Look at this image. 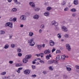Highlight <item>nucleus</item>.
Segmentation results:
<instances>
[{"instance_id": "7ed1b4c3", "label": "nucleus", "mask_w": 79, "mask_h": 79, "mask_svg": "<svg viewBox=\"0 0 79 79\" xmlns=\"http://www.w3.org/2000/svg\"><path fill=\"white\" fill-rule=\"evenodd\" d=\"M20 19L21 20H26V16L24 15H21L20 17Z\"/></svg>"}, {"instance_id": "aec40b11", "label": "nucleus", "mask_w": 79, "mask_h": 79, "mask_svg": "<svg viewBox=\"0 0 79 79\" xmlns=\"http://www.w3.org/2000/svg\"><path fill=\"white\" fill-rule=\"evenodd\" d=\"M9 48V45L8 44H6L5 45V47H4V48L6 49Z\"/></svg>"}, {"instance_id": "7c9ffc66", "label": "nucleus", "mask_w": 79, "mask_h": 79, "mask_svg": "<svg viewBox=\"0 0 79 79\" xmlns=\"http://www.w3.org/2000/svg\"><path fill=\"white\" fill-rule=\"evenodd\" d=\"M60 35H61V34H60H60H58L57 35V37L59 38V39H61V36Z\"/></svg>"}, {"instance_id": "338daca9", "label": "nucleus", "mask_w": 79, "mask_h": 79, "mask_svg": "<svg viewBox=\"0 0 79 79\" xmlns=\"http://www.w3.org/2000/svg\"><path fill=\"white\" fill-rule=\"evenodd\" d=\"M12 36H13V35H10V39H11V38L12 37Z\"/></svg>"}, {"instance_id": "5fc2aeb1", "label": "nucleus", "mask_w": 79, "mask_h": 79, "mask_svg": "<svg viewBox=\"0 0 79 79\" xmlns=\"http://www.w3.org/2000/svg\"><path fill=\"white\" fill-rule=\"evenodd\" d=\"M43 74H47V72L45 71H44L43 72Z\"/></svg>"}, {"instance_id": "a18cd8bd", "label": "nucleus", "mask_w": 79, "mask_h": 79, "mask_svg": "<svg viewBox=\"0 0 79 79\" xmlns=\"http://www.w3.org/2000/svg\"><path fill=\"white\" fill-rule=\"evenodd\" d=\"M68 7H66L64 9V11H68Z\"/></svg>"}, {"instance_id": "9d476101", "label": "nucleus", "mask_w": 79, "mask_h": 79, "mask_svg": "<svg viewBox=\"0 0 79 79\" xmlns=\"http://www.w3.org/2000/svg\"><path fill=\"white\" fill-rule=\"evenodd\" d=\"M50 52H51V51H49V49L46 50L44 52V53L45 54H49V53H50Z\"/></svg>"}, {"instance_id": "c756f323", "label": "nucleus", "mask_w": 79, "mask_h": 79, "mask_svg": "<svg viewBox=\"0 0 79 79\" xmlns=\"http://www.w3.org/2000/svg\"><path fill=\"white\" fill-rule=\"evenodd\" d=\"M65 56L64 55H62L61 56V58L62 59H63V60H64L65 59Z\"/></svg>"}, {"instance_id": "f3484780", "label": "nucleus", "mask_w": 79, "mask_h": 79, "mask_svg": "<svg viewBox=\"0 0 79 79\" xmlns=\"http://www.w3.org/2000/svg\"><path fill=\"white\" fill-rule=\"evenodd\" d=\"M5 32L3 30H1L0 31V35H3V34H5Z\"/></svg>"}, {"instance_id": "774afa93", "label": "nucleus", "mask_w": 79, "mask_h": 79, "mask_svg": "<svg viewBox=\"0 0 79 79\" xmlns=\"http://www.w3.org/2000/svg\"><path fill=\"white\" fill-rule=\"evenodd\" d=\"M23 25H21L20 26V27H23Z\"/></svg>"}, {"instance_id": "f03ea898", "label": "nucleus", "mask_w": 79, "mask_h": 79, "mask_svg": "<svg viewBox=\"0 0 79 79\" xmlns=\"http://www.w3.org/2000/svg\"><path fill=\"white\" fill-rule=\"evenodd\" d=\"M66 46L67 50L68 51H71V48L70 45H69V44H67L66 45Z\"/></svg>"}, {"instance_id": "ddd939ff", "label": "nucleus", "mask_w": 79, "mask_h": 79, "mask_svg": "<svg viewBox=\"0 0 79 79\" xmlns=\"http://www.w3.org/2000/svg\"><path fill=\"white\" fill-rule=\"evenodd\" d=\"M50 13L49 12H45L44 13V15L45 16H49Z\"/></svg>"}, {"instance_id": "4c0bfd02", "label": "nucleus", "mask_w": 79, "mask_h": 79, "mask_svg": "<svg viewBox=\"0 0 79 79\" xmlns=\"http://www.w3.org/2000/svg\"><path fill=\"white\" fill-rule=\"evenodd\" d=\"M64 36H65V37H66L67 38H68L69 37V35L68 34H65L64 35Z\"/></svg>"}, {"instance_id": "8fccbe9b", "label": "nucleus", "mask_w": 79, "mask_h": 79, "mask_svg": "<svg viewBox=\"0 0 79 79\" xmlns=\"http://www.w3.org/2000/svg\"><path fill=\"white\" fill-rule=\"evenodd\" d=\"M75 67H76V69H79V66L76 65L75 66Z\"/></svg>"}, {"instance_id": "de8ad7c7", "label": "nucleus", "mask_w": 79, "mask_h": 79, "mask_svg": "<svg viewBox=\"0 0 79 79\" xmlns=\"http://www.w3.org/2000/svg\"><path fill=\"white\" fill-rule=\"evenodd\" d=\"M65 3V1H64L63 2L61 3V5H64Z\"/></svg>"}, {"instance_id": "2f4dec72", "label": "nucleus", "mask_w": 79, "mask_h": 79, "mask_svg": "<svg viewBox=\"0 0 79 79\" xmlns=\"http://www.w3.org/2000/svg\"><path fill=\"white\" fill-rule=\"evenodd\" d=\"M51 9H52V7H48L47 9V10H51Z\"/></svg>"}, {"instance_id": "bf43d9fd", "label": "nucleus", "mask_w": 79, "mask_h": 79, "mask_svg": "<svg viewBox=\"0 0 79 79\" xmlns=\"http://www.w3.org/2000/svg\"><path fill=\"white\" fill-rule=\"evenodd\" d=\"M10 21H13V19H12V18H10L9 19Z\"/></svg>"}, {"instance_id": "09e8293b", "label": "nucleus", "mask_w": 79, "mask_h": 79, "mask_svg": "<svg viewBox=\"0 0 79 79\" xmlns=\"http://www.w3.org/2000/svg\"><path fill=\"white\" fill-rule=\"evenodd\" d=\"M9 63L10 64H13V61H9Z\"/></svg>"}, {"instance_id": "e2e57ef3", "label": "nucleus", "mask_w": 79, "mask_h": 79, "mask_svg": "<svg viewBox=\"0 0 79 79\" xmlns=\"http://www.w3.org/2000/svg\"><path fill=\"white\" fill-rule=\"evenodd\" d=\"M16 4H19V2H18L17 0V2H15Z\"/></svg>"}, {"instance_id": "412c9836", "label": "nucleus", "mask_w": 79, "mask_h": 79, "mask_svg": "<svg viewBox=\"0 0 79 79\" xmlns=\"http://www.w3.org/2000/svg\"><path fill=\"white\" fill-rule=\"evenodd\" d=\"M17 11V9L16 8H13L12 10V12H16Z\"/></svg>"}, {"instance_id": "ea45409f", "label": "nucleus", "mask_w": 79, "mask_h": 79, "mask_svg": "<svg viewBox=\"0 0 79 79\" xmlns=\"http://www.w3.org/2000/svg\"><path fill=\"white\" fill-rule=\"evenodd\" d=\"M17 19V18H14L13 19V21L14 22H15V21H16V20Z\"/></svg>"}, {"instance_id": "052dcab7", "label": "nucleus", "mask_w": 79, "mask_h": 79, "mask_svg": "<svg viewBox=\"0 0 79 79\" xmlns=\"http://www.w3.org/2000/svg\"><path fill=\"white\" fill-rule=\"evenodd\" d=\"M6 79H10L11 78H10V76H8L7 77Z\"/></svg>"}, {"instance_id": "6e6d98bb", "label": "nucleus", "mask_w": 79, "mask_h": 79, "mask_svg": "<svg viewBox=\"0 0 79 79\" xmlns=\"http://www.w3.org/2000/svg\"><path fill=\"white\" fill-rule=\"evenodd\" d=\"M32 77H36V76L35 75H32Z\"/></svg>"}, {"instance_id": "20e7f679", "label": "nucleus", "mask_w": 79, "mask_h": 79, "mask_svg": "<svg viewBox=\"0 0 79 79\" xmlns=\"http://www.w3.org/2000/svg\"><path fill=\"white\" fill-rule=\"evenodd\" d=\"M61 29L62 31L64 32H67L68 31V29L67 27H65L64 26H62L61 27Z\"/></svg>"}, {"instance_id": "c85d7f7f", "label": "nucleus", "mask_w": 79, "mask_h": 79, "mask_svg": "<svg viewBox=\"0 0 79 79\" xmlns=\"http://www.w3.org/2000/svg\"><path fill=\"white\" fill-rule=\"evenodd\" d=\"M55 31H59L60 30V28H59L58 27H57L55 28Z\"/></svg>"}, {"instance_id": "39448f33", "label": "nucleus", "mask_w": 79, "mask_h": 79, "mask_svg": "<svg viewBox=\"0 0 79 79\" xmlns=\"http://www.w3.org/2000/svg\"><path fill=\"white\" fill-rule=\"evenodd\" d=\"M52 25H54L55 26H57L58 25V23L56 22L55 20L53 21L51 23Z\"/></svg>"}, {"instance_id": "13d9d810", "label": "nucleus", "mask_w": 79, "mask_h": 79, "mask_svg": "<svg viewBox=\"0 0 79 79\" xmlns=\"http://www.w3.org/2000/svg\"><path fill=\"white\" fill-rule=\"evenodd\" d=\"M39 32L40 33H42V30L41 29H40L39 31Z\"/></svg>"}, {"instance_id": "6ab92c4d", "label": "nucleus", "mask_w": 79, "mask_h": 79, "mask_svg": "<svg viewBox=\"0 0 79 79\" xmlns=\"http://www.w3.org/2000/svg\"><path fill=\"white\" fill-rule=\"evenodd\" d=\"M70 11H71V12H76V9L75 8H73L71 9Z\"/></svg>"}, {"instance_id": "c03bdc74", "label": "nucleus", "mask_w": 79, "mask_h": 79, "mask_svg": "<svg viewBox=\"0 0 79 79\" xmlns=\"http://www.w3.org/2000/svg\"><path fill=\"white\" fill-rule=\"evenodd\" d=\"M61 53V51L60 50H57L56 51V53Z\"/></svg>"}, {"instance_id": "b1692460", "label": "nucleus", "mask_w": 79, "mask_h": 79, "mask_svg": "<svg viewBox=\"0 0 79 79\" xmlns=\"http://www.w3.org/2000/svg\"><path fill=\"white\" fill-rule=\"evenodd\" d=\"M34 10L35 11H39L40 10V8H35Z\"/></svg>"}, {"instance_id": "49530a36", "label": "nucleus", "mask_w": 79, "mask_h": 79, "mask_svg": "<svg viewBox=\"0 0 79 79\" xmlns=\"http://www.w3.org/2000/svg\"><path fill=\"white\" fill-rule=\"evenodd\" d=\"M46 58L47 59V60H48L50 59V57L48 56V55H47L46 56Z\"/></svg>"}, {"instance_id": "dca6fc26", "label": "nucleus", "mask_w": 79, "mask_h": 79, "mask_svg": "<svg viewBox=\"0 0 79 79\" xmlns=\"http://www.w3.org/2000/svg\"><path fill=\"white\" fill-rule=\"evenodd\" d=\"M53 62V60H49L48 62V64H52Z\"/></svg>"}, {"instance_id": "603ef678", "label": "nucleus", "mask_w": 79, "mask_h": 79, "mask_svg": "<svg viewBox=\"0 0 79 79\" xmlns=\"http://www.w3.org/2000/svg\"><path fill=\"white\" fill-rule=\"evenodd\" d=\"M56 50V49H55V48H53L52 50V52H55V51Z\"/></svg>"}, {"instance_id": "58836bf2", "label": "nucleus", "mask_w": 79, "mask_h": 79, "mask_svg": "<svg viewBox=\"0 0 79 79\" xmlns=\"http://www.w3.org/2000/svg\"><path fill=\"white\" fill-rule=\"evenodd\" d=\"M40 62L41 63H43V64H44V63H45V62H44V61L42 60H40Z\"/></svg>"}, {"instance_id": "0eeeda50", "label": "nucleus", "mask_w": 79, "mask_h": 79, "mask_svg": "<svg viewBox=\"0 0 79 79\" xmlns=\"http://www.w3.org/2000/svg\"><path fill=\"white\" fill-rule=\"evenodd\" d=\"M30 70H24V74L27 75L30 73Z\"/></svg>"}, {"instance_id": "cd10ccee", "label": "nucleus", "mask_w": 79, "mask_h": 79, "mask_svg": "<svg viewBox=\"0 0 79 79\" xmlns=\"http://www.w3.org/2000/svg\"><path fill=\"white\" fill-rule=\"evenodd\" d=\"M17 52L18 53H20V52H21V49L20 48H18L17 49Z\"/></svg>"}, {"instance_id": "f704fd0d", "label": "nucleus", "mask_w": 79, "mask_h": 79, "mask_svg": "<svg viewBox=\"0 0 79 79\" xmlns=\"http://www.w3.org/2000/svg\"><path fill=\"white\" fill-rule=\"evenodd\" d=\"M49 69L50 71H52L53 70V69H52V67L51 66H50L49 67Z\"/></svg>"}, {"instance_id": "6e6552de", "label": "nucleus", "mask_w": 79, "mask_h": 79, "mask_svg": "<svg viewBox=\"0 0 79 79\" xmlns=\"http://www.w3.org/2000/svg\"><path fill=\"white\" fill-rule=\"evenodd\" d=\"M29 4L30 6H31V7H33V8H34L35 6V4L32 2H30Z\"/></svg>"}, {"instance_id": "a878e982", "label": "nucleus", "mask_w": 79, "mask_h": 79, "mask_svg": "<svg viewBox=\"0 0 79 79\" xmlns=\"http://www.w3.org/2000/svg\"><path fill=\"white\" fill-rule=\"evenodd\" d=\"M56 60H57V61H58V60H60V55H57L56 58Z\"/></svg>"}, {"instance_id": "4be33fe9", "label": "nucleus", "mask_w": 79, "mask_h": 79, "mask_svg": "<svg viewBox=\"0 0 79 79\" xmlns=\"http://www.w3.org/2000/svg\"><path fill=\"white\" fill-rule=\"evenodd\" d=\"M23 69V68H20L18 69V70L17 71V73H20V70H21Z\"/></svg>"}, {"instance_id": "c9c22d12", "label": "nucleus", "mask_w": 79, "mask_h": 79, "mask_svg": "<svg viewBox=\"0 0 79 79\" xmlns=\"http://www.w3.org/2000/svg\"><path fill=\"white\" fill-rule=\"evenodd\" d=\"M6 72H3L1 73V75H5L6 74Z\"/></svg>"}, {"instance_id": "3c124183", "label": "nucleus", "mask_w": 79, "mask_h": 79, "mask_svg": "<svg viewBox=\"0 0 79 79\" xmlns=\"http://www.w3.org/2000/svg\"><path fill=\"white\" fill-rule=\"evenodd\" d=\"M32 69H34L35 68V66L34 65H32Z\"/></svg>"}, {"instance_id": "37998d69", "label": "nucleus", "mask_w": 79, "mask_h": 79, "mask_svg": "<svg viewBox=\"0 0 79 79\" xmlns=\"http://www.w3.org/2000/svg\"><path fill=\"white\" fill-rule=\"evenodd\" d=\"M44 27H45V26L44 25H42L40 26V28L41 29H43V28H44Z\"/></svg>"}, {"instance_id": "f8f14e48", "label": "nucleus", "mask_w": 79, "mask_h": 79, "mask_svg": "<svg viewBox=\"0 0 79 79\" xmlns=\"http://www.w3.org/2000/svg\"><path fill=\"white\" fill-rule=\"evenodd\" d=\"M73 4L75 5H78V1L77 0H75L73 2Z\"/></svg>"}, {"instance_id": "72a5a7b5", "label": "nucleus", "mask_w": 79, "mask_h": 79, "mask_svg": "<svg viewBox=\"0 0 79 79\" xmlns=\"http://www.w3.org/2000/svg\"><path fill=\"white\" fill-rule=\"evenodd\" d=\"M58 63V62L56 60H53V63Z\"/></svg>"}, {"instance_id": "a19ab883", "label": "nucleus", "mask_w": 79, "mask_h": 79, "mask_svg": "<svg viewBox=\"0 0 79 79\" xmlns=\"http://www.w3.org/2000/svg\"><path fill=\"white\" fill-rule=\"evenodd\" d=\"M15 45L14 44H11V47H12V48H15Z\"/></svg>"}, {"instance_id": "680f3d73", "label": "nucleus", "mask_w": 79, "mask_h": 79, "mask_svg": "<svg viewBox=\"0 0 79 79\" xmlns=\"http://www.w3.org/2000/svg\"><path fill=\"white\" fill-rule=\"evenodd\" d=\"M40 54H41V56H44V53H40Z\"/></svg>"}, {"instance_id": "69168bd1", "label": "nucleus", "mask_w": 79, "mask_h": 79, "mask_svg": "<svg viewBox=\"0 0 79 79\" xmlns=\"http://www.w3.org/2000/svg\"><path fill=\"white\" fill-rule=\"evenodd\" d=\"M42 47H43V48H44V47H45V44H43Z\"/></svg>"}, {"instance_id": "79ce46f5", "label": "nucleus", "mask_w": 79, "mask_h": 79, "mask_svg": "<svg viewBox=\"0 0 79 79\" xmlns=\"http://www.w3.org/2000/svg\"><path fill=\"white\" fill-rule=\"evenodd\" d=\"M18 55L19 56H22V53H19L18 54Z\"/></svg>"}, {"instance_id": "473e14b6", "label": "nucleus", "mask_w": 79, "mask_h": 79, "mask_svg": "<svg viewBox=\"0 0 79 79\" xmlns=\"http://www.w3.org/2000/svg\"><path fill=\"white\" fill-rule=\"evenodd\" d=\"M9 27H11V28H12L13 27V23H10V25H9Z\"/></svg>"}, {"instance_id": "4468645a", "label": "nucleus", "mask_w": 79, "mask_h": 79, "mask_svg": "<svg viewBox=\"0 0 79 79\" xmlns=\"http://www.w3.org/2000/svg\"><path fill=\"white\" fill-rule=\"evenodd\" d=\"M37 48L38 49H40V50L41 48H42V45H37Z\"/></svg>"}, {"instance_id": "0e129e2a", "label": "nucleus", "mask_w": 79, "mask_h": 79, "mask_svg": "<svg viewBox=\"0 0 79 79\" xmlns=\"http://www.w3.org/2000/svg\"><path fill=\"white\" fill-rule=\"evenodd\" d=\"M8 1V2H9V3H10L12 1V0H7Z\"/></svg>"}, {"instance_id": "f257e3e1", "label": "nucleus", "mask_w": 79, "mask_h": 79, "mask_svg": "<svg viewBox=\"0 0 79 79\" xmlns=\"http://www.w3.org/2000/svg\"><path fill=\"white\" fill-rule=\"evenodd\" d=\"M27 42L29 44L30 46L34 47L35 45V42L34 41V38H32L31 40H28Z\"/></svg>"}, {"instance_id": "e433bc0d", "label": "nucleus", "mask_w": 79, "mask_h": 79, "mask_svg": "<svg viewBox=\"0 0 79 79\" xmlns=\"http://www.w3.org/2000/svg\"><path fill=\"white\" fill-rule=\"evenodd\" d=\"M36 56H37V57H39V56H42L40 53V54H37L35 55Z\"/></svg>"}, {"instance_id": "bb28decb", "label": "nucleus", "mask_w": 79, "mask_h": 79, "mask_svg": "<svg viewBox=\"0 0 79 79\" xmlns=\"http://www.w3.org/2000/svg\"><path fill=\"white\" fill-rule=\"evenodd\" d=\"M31 14V12H27L26 13L25 15H26L27 16H29Z\"/></svg>"}, {"instance_id": "9b49d317", "label": "nucleus", "mask_w": 79, "mask_h": 79, "mask_svg": "<svg viewBox=\"0 0 79 79\" xmlns=\"http://www.w3.org/2000/svg\"><path fill=\"white\" fill-rule=\"evenodd\" d=\"M31 56H32L31 55H27L25 56V58L27 59V60H28V59H31Z\"/></svg>"}, {"instance_id": "4d7b16f0", "label": "nucleus", "mask_w": 79, "mask_h": 79, "mask_svg": "<svg viewBox=\"0 0 79 79\" xmlns=\"http://www.w3.org/2000/svg\"><path fill=\"white\" fill-rule=\"evenodd\" d=\"M76 14H75V13H73V14H72V16H73V17H74L76 16Z\"/></svg>"}, {"instance_id": "2eb2a0df", "label": "nucleus", "mask_w": 79, "mask_h": 79, "mask_svg": "<svg viewBox=\"0 0 79 79\" xmlns=\"http://www.w3.org/2000/svg\"><path fill=\"white\" fill-rule=\"evenodd\" d=\"M27 61H28V59L26 58L24 59L23 60V62L24 63H26Z\"/></svg>"}, {"instance_id": "1a4fd4ad", "label": "nucleus", "mask_w": 79, "mask_h": 79, "mask_svg": "<svg viewBox=\"0 0 79 79\" xmlns=\"http://www.w3.org/2000/svg\"><path fill=\"white\" fill-rule=\"evenodd\" d=\"M33 18L35 19H38L39 18V16L37 15H35L33 16Z\"/></svg>"}, {"instance_id": "423d86ee", "label": "nucleus", "mask_w": 79, "mask_h": 79, "mask_svg": "<svg viewBox=\"0 0 79 79\" xmlns=\"http://www.w3.org/2000/svg\"><path fill=\"white\" fill-rule=\"evenodd\" d=\"M49 44L50 46L53 47V46L55 45V42L52 40H51L49 41Z\"/></svg>"}, {"instance_id": "864d4df0", "label": "nucleus", "mask_w": 79, "mask_h": 79, "mask_svg": "<svg viewBox=\"0 0 79 79\" xmlns=\"http://www.w3.org/2000/svg\"><path fill=\"white\" fill-rule=\"evenodd\" d=\"M63 76L64 77H65V78L66 79V78H67L68 77H67V76H66V75H63Z\"/></svg>"}, {"instance_id": "5701e85b", "label": "nucleus", "mask_w": 79, "mask_h": 79, "mask_svg": "<svg viewBox=\"0 0 79 79\" xmlns=\"http://www.w3.org/2000/svg\"><path fill=\"white\" fill-rule=\"evenodd\" d=\"M10 22L7 23L5 24V26H6V27H7V26H10Z\"/></svg>"}, {"instance_id": "a211bd4d", "label": "nucleus", "mask_w": 79, "mask_h": 79, "mask_svg": "<svg viewBox=\"0 0 79 79\" xmlns=\"http://www.w3.org/2000/svg\"><path fill=\"white\" fill-rule=\"evenodd\" d=\"M33 35H34V33L32 32H30L29 33V35L30 37H32Z\"/></svg>"}, {"instance_id": "393cba45", "label": "nucleus", "mask_w": 79, "mask_h": 79, "mask_svg": "<svg viewBox=\"0 0 79 79\" xmlns=\"http://www.w3.org/2000/svg\"><path fill=\"white\" fill-rule=\"evenodd\" d=\"M66 69L68 71H71V68L69 67H66Z\"/></svg>"}]
</instances>
